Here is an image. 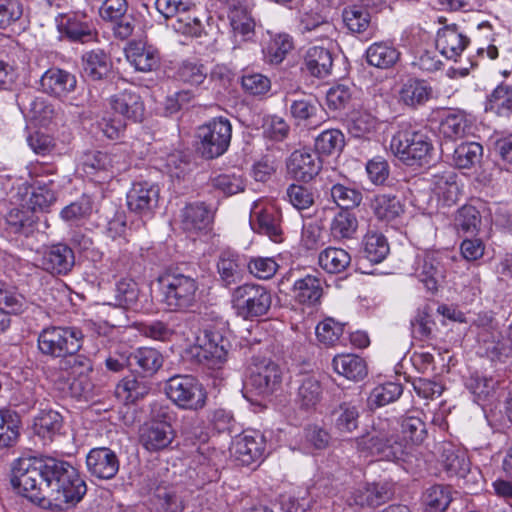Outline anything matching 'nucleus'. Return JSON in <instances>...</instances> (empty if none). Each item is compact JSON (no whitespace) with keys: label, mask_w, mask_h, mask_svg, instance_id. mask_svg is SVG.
<instances>
[{"label":"nucleus","mask_w":512,"mask_h":512,"mask_svg":"<svg viewBox=\"0 0 512 512\" xmlns=\"http://www.w3.org/2000/svg\"><path fill=\"white\" fill-rule=\"evenodd\" d=\"M228 18L235 35H241L243 40H248L254 35L255 22L240 1L231 5Z\"/></svg>","instance_id":"nucleus-43"},{"label":"nucleus","mask_w":512,"mask_h":512,"mask_svg":"<svg viewBox=\"0 0 512 512\" xmlns=\"http://www.w3.org/2000/svg\"><path fill=\"white\" fill-rule=\"evenodd\" d=\"M27 307L25 297L15 287L0 285V309L7 314H20Z\"/></svg>","instance_id":"nucleus-58"},{"label":"nucleus","mask_w":512,"mask_h":512,"mask_svg":"<svg viewBox=\"0 0 512 512\" xmlns=\"http://www.w3.org/2000/svg\"><path fill=\"white\" fill-rule=\"evenodd\" d=\"M92 210L93 201L91 197L82 195L76 201L65 206L60 212V217L66 222H77L87 218L92 213Z\"/></svg>","instance_id":"nucleus-61"},{"label":"nucleus","mask_w":512,"mask_h":512,"mask_svg":"<svg viewBox=\"0 0 512 512\" xmlns=\"http://www.w3.org/2000/svg\"><path fill=\"white\" fill-rule=\"evenodd\" d=\"M220 279L225 286L235 284L242 277V265L237 254L231 251H223L217 262Z\"/></svg>","instance_id":"nucleus-48"},{"label":"nucleus","mask_w":512,"mask_h":512,"mask_svg":"<svg viewBox=\"0 0 512 512\" xmlns=\"http://www.w3.org/2000/svg\"><path fill=\"white\" fill-rule=\"evenodd\" d=\"M182 227L188 232H198L209 229L213 214L203 202L186 205L181 213Z\"/></svg>","instance_id":"nucleus-33"},{"label":"nucleus","mask_w":512,"mask_h":512,"mask_svg":"<svg viewBox=\"0 0 512 512\" xmlns=\"http://www.w3.org/2000/svg\"><path fill=\"white\" fill-rule=\"evenodd\" d=\"M359 408L349 402H343L330 412V421L333 428L340 434H351L359 427Z\"/></svg>","instance_id":"nucleus-32"},{"label":"nucleus","mask_w":512,"mask_h":512,"mask_svg":"<svg viewBox=\"0 0 512 512\" xmlns=\"http://www.w3.org/2000/svg\"><path fill=\"white\" fill-rule=\"evenodd\" d=\"M112 304L125 309L139 308V285L131 278H121L115 283Z\"/></svg>","instance_id":"nucleus-38"},{"label":"nucleus","mask_w":512,"mask_h":512,"mask_svg":"<svg viewBox=\"0 0 512 512\" xmlns=\"http://www.w3.org/2000/svg\"><path fill=\"white\" fill-rule=\"evenodd\" d=\"M82 68L90 81L107 79L112 72V62L103 50H91L82 56Z\"/></svg>","instance_id":"nucleus-29"},{"label":"nucleus","mask_w":512,"mask_h":512,"mask_svg":"<svg viewBox=\"0 0 512 512\" xmlns=\"http://www.w3.org/2000/svg\"><path fill=\"white\" fill-rule=\"evenodd\" d=\"M151 503L157 512H183L185 509L181 488L157 477L147 479Z\"/></svg>","instance_id":"nucleus-11"},{"label":"nucleus","mask_w":512,"mask_h":512,"mask_svg":"<svg viewBox=\"0 0 512 512\" xmlns=\"http://www.w3.org/2000/svg\"><path fill=\"white\" fill-rule=\"evenodd\" d=\"M481 223L479 211L471 205H465L458 210L455 218V225L465 233L474 234L478 231Z\"/></svg>","instance_id":"nucleus-64"},{"label":"nucleus","mask_w":512,"mask_h":512,"mask_svg":"<svg viewBox=\"0 0 512 512\" xmlns=\"http://www.w3.org/2000/svg\"><path fill=\"white\" fill-rule=\"evenodd\" d=\"M250 225L254 231L267 235L274 242L281 241L280 214L273 206L254 202L250 211Z\"/></svg>","instance_id":"nucleus-16"},{"label":"nucleus","mask_w":512,"mask_h":512,"mask_svg":"<svg viewBox=\"0 0 512 512\" xmlns=\"http://www.w3.org/2000/svg\"><path fill=\"white\" fill-rule=\"evenodd\" d=\"M20 419L16 412L0 410V449L12 447L19 438Z\"/></svg>","instance_id":"nucleus-47"},{"label":"nucleus","mask_w":512,"mask_h":512,"mask_svg":"<svg viewBox=\"0 0 512 512\" xmlns=\"http://www.w3.org/2000/svg\"><path fill=\"white\" fill-rule=\"evenodd\" d=\"M192 0H156L157 11L165 18L184 17L194 7Z\"/></svg>","instance_id":"nucleus-63"},{"label":"nucleus","mask_w":512,"mask_h":512,"mask_svg":"<svg viewBox=\"0 0 512 512\" xmlns=\"http://www.w3.org/2000/svg\"><path fill=\"white\" fill-rule=\"evenodd\" d=\"M6 225L9 233L24 237L33 236L35 233H46L50 227L47 217L43 221L35 211L28 207L13 208L6 217Z\"/></svg>","instance_id":"nucleus-13"},{"label":"nucleus","mask_w":512,"mask_h":512,"mask_svg":"<svg viewBox=\"0 0 512 512\" xmlns=\"http://www.w3.org/2000/svg\"><path fill=\"white\" fill-rule=\"evenodd\" d=\"M282 383V370L270 359L255 360L250 367V374L245 388L259 396L271 395Z\"/></svg>","instance_id":"nucleus-10"},{"label":"nucleus","mask_w":512,"mask_h":512,"mask_svg":"<svg viewBox=\"0 0 512 512\" xmlns=\"http://www.w3.org/2000/svg\"><path fill=\"white\" fill-rule=\"evenodd\" d=\"M86 467L91 476L100 480H110L118 473L120 461L110 448L97 447L87 454Z\"/></svg>","instance_id":"nucleus-15"},{"label":"nucleus","mask_w":512,"mask_h":512,"mask_svg":"<svg viewBox=\"0 0 512 512\" xmlns=\"http://www.w3.org/2000/svg\"><path fill=\"white\" fill-rule=\"evenodd\" d=\"M486 110L493 111L499 116H508L512 112V84H499L490 94Z\"/></svg>","instance_id":"nucleus-51"},{"label":"nucleus","mask_w":512,"mask_h":512,"mask_svg":"<svg viewBox=\"0 0 512 512\" xmlns=\"http://www.w3.org/2000/svg\"><path fill=\"white\" fill-rule=\"evenodd\" d=\"M149 378L146 375L131 372L121 380L117 389H122L127 393L126 399L128 401L136 402L150 393L152 383Z\"/></svg>","instance_id":"nucleus-45"},{"label":"nucleus","mask_w":512,"mask_h":512,"mask_svg":"<svg viewBox=\"0 0 512 512\" xmlns=\"http://www.w3.org/2000/svg\"><path fill=\"white\" fill-rule=\"evenodd\" d=\"M451 502L452 488L449 485H432L422 495L423 512H445Z\"/></svg>","instance_id":"nucleus-37"},{"label":"nucleus","mask_w":512,"mask_h":512,"mask_svg":"<svg viewBox=\"0 0 512 512\" xmlns=\"http://www.w3.org/2000/svg\"><path fill=\"white\" fill-rule=\"evenodd\" d=\"M434 321L431 318V307L424 305L417 309L410 321L411 333L415 339L424 340L431 336Z\"/></svg>","instance_id":"nucleus-59"},{"label":"nucleus","mask_w":512,"mask_h":512,"mask_svg":"<svg viewBox=\"0 0 512 512\" xmlns=\"http://www.w3.org/2000/svg\"><path fill=\"white\" fill-rule=\"evenodd\" d=\"M40 85L46 94L63 99L75 91L77 78L69 71L52 67L41 76Z\"/></svg>","instance_id":"nucleus-19"},{"label":"nucleus","mask_w":512,"mask_h":512,"mask_svg":"<svg viewBox=\"0 0 512 512\" xmlns=\"http://www.w3.org/2000/svg\"><path fill=\"white\" fill-rule=\"evenodd\" d=\"M84 341V334L78 327L52 326L43 329L37 339L39 352L51 358H64L79 352Z\"/></svg>","instance_id":"nucleus-6"},{"label":"nucleus","mask_w":512,"mask_h":512,"mask_svg":"<svg viewBox=\"0 0 512 512\" xmlns=\"http://www.w3.org/2000/svg\"><path fill=\"white\" fill-rule=\"evenodd\" d=\"M420 411L413 410L407 412L400 421H395V425L400 426L401 441L406 443V451H408L409 444L419 445L426 438L427 430L426 424L420 418Z\"/></svg>","instance_id":"nucleus-35"},{"label":"nucleus","mask_w":512,"mask_h":512,"mask_svg":"<svg viewBox=\"0 0 512 512\" xmlns=\"http://www.w3.org/2000/svg\"><path fill=\"white\" fill-rule=\"evenodd\" d=\"M131 372L153 376L163 365L162 354L149 347H141L130 353Z\"/></svg>","instance_id":"nucleus-34"},{"label":"nucleus","mask_w":512,"mask_h":512,"mask_svg":"<svg viewBox=\"0 0 512 512\" xmlns=\"http://www.w3.org/2000/svg\"><path fill=\"white\" fill-rule=\"evenodd\" d=\"M394 155L407 166H423L432 158L433 145L429 136L420 130L398 131L390 144Z\"/></svg>","instance_id":"nucleus-5"},{"label":"nucleus","mask_w":512,"mask_h":512,"mask_svg":"<svg viewBox=\"0 0 512 512\" xmlns=\"http://www.w3.org/2000/svg\"><path fill=\"white\" fill-rule=\"evenodd\" d=\"M357 447L362 452L377 456L382 460L398 461L407 453L405 441H401L395 420L378 418L372 431L357 439Z\"/></svg>","instance_id":"nucleus-2"},{"label":"nucleus","mask_w":512,"mask_h":512,"mask_svg":"<svg viewBox=\"0 0 512 512\" xmlns=\"http://www.w3.org/2000/svg\"><path fill=\"white\" fill-rule=\"evenodd\" d=\"M433 88L424 79L410 77L400 86L398 91L399 103L416 110L424 106L432 97Z\"/></svg>","instance_id":"nucleus-21"},{"label":"nucleus","mask_w":512,"mask_h":512,"mask_svg":"<svg viewBox=\"0 0 512 512\" xmlns=\"http://www.w3.org/2000/svg\"><path fill=\"white\" fill-rule=\"evenodd\" d=\"M497 381L479 374H473L466 380V388L474 395L478 404L488 400L495 392Z\"/></svg>","instance_id":"nucleus-56"},{"label":"nucleus","mask_w":512,"mask_h":512,"mask_svg":"<svg viewBox=\"0 0 512 512\" xmlns=\"http://www.w3.org/2000/svg\"><path fill=\"white\" fill-rule=\"evenodd\" d=\"M469 39L459 31L457 25H447L437 32L436 48L447 59H456L464 51Z\"/></svg>","instance_id":"nucleus-24"},{"label":"nucleus","mask_w":512,"mask_h":512,"mask_svg":"<svg viewBox=\"0 0 512 512\" xmlns=\"http://www.w3.org/2000/svg\"><path fill=\"white\" fill-rule=\"evenodd\" d=\"M158 281L162 302L169 310H186L195 304L199 284L194 270L188 267L169 269Z\"/></svg>","instance_id":"nucleus-3"},{"label":"nucleus","mask_w":512,"mask_h":512,"mask_svg":"<svg viewBox=\"0 0 512 512\" xmlns=\"http://www.w3.org/2000/svg\"><path fill=\"white\" fill-rule=\"evenodd\" d=\"M174 438V429L159 423L145 425L140 433V443L149 452H158L168 448Z\"/></svg>","instance_id":"nucleus-26"},{"label":"nucleus","mask_w":512,"mask_h":512,"mask_svg":"<svg viewBox=\"0 0 512 512\" xmlns=\"http://www.w3.org/2000/svg\"><path fill=\"white\" fill-rule=\"evenodd\" d=\"M75 265V255L67 244L57 243L47 247L41 257V267L54 275H66Z\"/></svg>","instance_id":"nucleus-18"},{"label":"nucleus","mask_w":512,"mask_h":512,"mask_svg":"<svg viewBox=\"0 0 512 512\" xmlns=\"http://www.w3.org/2000/svg\"><path fill=\"white\" fill-rule=\"evenodd\" d=\"M111 109L126 120L141 122L145 114V106L141 96L132 89H125L109 99Z\"/></svg>","instance_id":"nucleus-20"},{"label":"nucleus","mask_w":512,"mask_h":512,"mask_svg":"<svg viewBox=\"0 0 512 512\" xmlns=\"http://www.w3.org/2000/svg\"><path fill=\"white\" fill-rule=\"evenodd\" d=\"M322 161L316 152L310 150L294 151L287 162L288 173L296 180L308 182L320 172Z\"/></svg>","instance_id":"nucleus-17"},{"label":"nucleus","mask_w":512,"mask_h":512,"mask_svg":"<svg viewBox=\"0 0 512 512\" xmlns=\"http://www.w3.org/2000/svg\"><path fill=\"white\" fill-rule=\"evenodd\" d=\"M440 462L448 476L464 478L470 471V461L466 452L450 442L440 446Z\"/></svg>","instance_id":"nucleus-25"},{"label":"nucleus","mask_w":512,"mask_h":512,"mask_svg":"<svg viewBox=\"0 0 512 512\" xmlns=\"http://www.w3.org/2000/svg\"><path fill=\"white\" fill-rule=\"evenodd\" d=\"M322 399V387L318 379L305 375L299 380L294 402L299 409L313 411Z\"/></svg>","instance_id":"nucleus-31"},{"label":"nucleus","mask_w":512,"mask_h":512,"mask_svg":"<svg viewBox=\"0 0 512 512\" xmlns=\"http://www.w3.org/2000/svg\"><path fill=\"white\" fill-rule=\"evenodd\" d=\"M403 387L399 383L387 382L375 387L368 398L370 408H378L396 401L402 394Z\"/></svg>","instance_id":"nucleus-53"},{"label":"nucleus","mask_w":512,"mask_h":512,"mask_svg":"<svg viewBox=\"0 0 512 512\" xmlns=\"http://www.w3.org/2000/svg\"><path fill=\"white\" fill-rule=\"evenodd\" d=\"M417 276L428 291H437L440 281L445 277V267L440 257L435 253L425 254L419 262Z\"/></svg>","instance_id":"nucleus-30"},{"label":"nucleus","mask_w":512,"mask_h":512,"mask_svg":"<svg viewBox=\"0 0 512 512\" xmlns=\"http://www.w3.org/2000/svg\"><path fill=\"white\" fill-rule=\"evenodd\" d=\"M127 0H104L99 8L102 20L113 24L116 38L128 39L134 31V18L127 14Z\"/></svg>","instance_id":"nucleus-14"},{"label":"nucleus","mask_w":512,"mask_h":512,"mask_svg":"<svg viewBox=\"0 0 512 512\" xmlns=\"http://www.w3.org/2000/svg\"><path fill=\"white\" fill-rule=\"evenodd\" d=\"M375 216L382 221H392L404 212L401 200L395 195L380 194L371 202Z\"/></svg>","instance_id":"nucleus-42"},{"label":"nucleus","mask_w":512,"mask_h":512,"mask_svg":"<svg viewBox=\"0 0 512 512\" xmlns=\"http://www.w3.org/2000/svg\"><path fill=\"white\" fill-rule=\"evenodd\" d=\"M231 302L238 316L254 320L268 313L272 305V294L262 285L243 284L234 289Z\"/></svg>","instance_id":"nucleus-7"},{"label":"nucleus","mask_w":512,"mask_h":512,"mask_svg":"<svg viewBox=\"0 0 512 512\" xmlns=\"http://www.w3.org/2000/svg\"><path fill=\"white\" fill-rule=\"evenodd\" d=\"M64 421L62 415L54 410H42L34 418L33 429L37 436L45 443H52L63 432Z\"/></svg>","instance_id":"nucleus-28"},{"label":"nucleus","mask_w":512,"mask_h":512,"mask_svg":"<svg viewBox=\"0 0 512 512\" xmlns=\"http://www.w3.org/2000/svg\"><path fill=\"white\" fill-rule=\"evenodd\" d=\"M11 485L42 507H75L87 493L84 475L70 462L54 457H22L14 461Z\"/></svg>","instance_id":"nucleus-1"},{"label":"nucleus","mask_w":512,"mask_h":512,"mask_svg":"<svg viewBox=\"0 0 512 512\" xmlns=\"http://www.w3.org/2000/svg\"><path fill=\"white\" fill-rule=\"evenodd\" d=\"M334 370L353 381H360L367 375L365 361L354 354L337 355L333 359Z\"/></svg>","instance_id":"nucleus-39"},{"label":"nucleus","mask_w":512,"mask_h":512,"mask_svg":"<svg viewBox=\"0 0 512 512\" xmlns=\"http://www.w3.org/2000/svg\"><path fill=\"white\" fill-rule=\"evenodd\" d=\"M330 191L332 199L342 210L357 207L362 201V193L360 191L339 183L334 184Z\"/></svg>","instance_id":"nucleus-62"},{"label":"nucleus","mask_w":512,"mask_h":512,"mask_svg":"<svg viewBox=\"0 0 512 512\" xmlns=\"http://www.w3.org/2000/svg\"><path fill=\"white\" fill-rule=\"evenodd\" d=\"M264 449V437L253 432V434H244L238 437L234 441L231 451L239 464L248 466L262 457Z\"/></svg>","instance_id":"nucleus-23"},{"label":"nucleus","mask_w":512,"mask_h":512,"mask_svg":"<svg viewBox=\"0 0 512 512\" xmlns=\"http://www.w3.org/2000/svg\"><path fill=\"white\" fill-rule=\"evenodd\" d=\"M482 341L485 345V353L491 360L503 361V358H507L512 353V323L508 327L507 337L511 343L510 346L505 345L499 339V334L490 333L491 340L488 339L486 333L480 334Z\"/></svg>","instance_id":"nucleus-55"},{"label":"nucleus","mask_w":512,"mask_h":512,"mask_svg":"<svg viewBox=\"0 0 512 512\" xmlns=\"http://www.w3.org/2000/svg\"><path fill=\"white\" fill-rule=\"evenodd\" d=\"M343 22L353 33H364L370 27L371 17L362 7L352 5L342 12Z\"/></svg>","instance_id":"nucleus-57"},{"label":"nucleus","mask_w":512,"mask_h":512,"mask_svg":"<svg viewBox=\"0 0 512 512\" xmlns=\"http://www.w3.org/2000/svg\"><path fill=\"white\" fill-rule=\"evenodd\" d=\"M390 248L386 237L378 232H368L362 241V254L373 264L382 262L389 254Z\"/></svg>","instance_id":"nucleus-41"},{"label":"nucleus","mask_w":512,"mask_h":512,"mask_svg":"<svg viewBox=\"0 0 512 512\" xmlns=\"http://www.w3.org/2000/svg\"><path fill=\"white\" fill-rule=\"evenodd\" d=\"M344 146V135L338 129H328L323 131L316 137L314 144L315 152L318 156L339 154Z\"/></svg>","instance_id":"nucleus-50"},{"label":"nucleus","mask_w":512,"mask_h":512,"mask_svg":"<svg viewBox=\"0 0 512 512\" xmlns=\"http://www.w3.org/2000/svg\"><path fill=\"white\" fill-rule=\"evenodd\" d=\"M400 59V52L389 42H375L366 50V60L371 66L389 69Z\"/></svg>","instance_id":"nucleus-36"},{"label":"nucleus","mask_w":512,"mask_h":512,"mask_svg":"<svg viewBox=\"0 0 512 512\" xmlns=\"http://www.w3.org/2000/svg\"><path fill=\"white\" fill-rule=\"evenodd\" d=\"M482 156V145L477 142H463L455 148L452 161L460 169H469L479 164Z\"/></svg>","instance_id":"nucleus-49"},{"label":"nucleus","mask_w":512,"mask_h":512,"mask_svg":"<svg viewBox=\"0 0 512 512\" xmlns=\"http://www.w3.org/2000/svg\"><path fill=\"white\" fill-rule=\"evenodd\" d=\"M160 188L148 182L134 183L128 191L127 207L131 213L144 218L151 217L158 207Z\"/></svg>","instance_id":"nucleus-12"},{"label":"nucleus","mask_w":512,"mask_h":512,"mask_svg":"<svg viewBox=\"0 0 512 512\" xmlns=\"http://www.w3.org/2000/svg\"><path fill=\"white\" fill-rule=\"evenodd\" d=\"M230 347L224 327L209 326L197 337V344L185 351V356L196 364L215 369L226 362Z\"/></svg>","instance_id":"nucleus-4"},{"label":"nucleus","mask_w":512,"mask_h":512,"mask_svg":"<svg viewBox=\"0 0 512 512\" xmlns=\"http://www.w3.org/2000/svg\"><path fill=\"white\" fill-rule=\"evenodd\" d=\"M333 56L328 48L311 46L304 55L301 70L312 77L323 79L331 75Z\"/></svg>","instance_id":"nucleus-22"},{"label":"nucleus","mask_w":512,"mask_h":512,"mask_svg":"<svg viewBox=\"0 0 512 512\" xmlns=\"http://www.w3.org/2000/svg\"><path fill=\"white\" fill-rule=\"evenodd\" d=\"M294 48L292 37L286 33L275 35L269 43L265 58L270 64H280Z\"/></svg>","instance_id":"nucleus-54"},{"label":"nucleus","mask_w":512,"mask_h":512,"mask_svg":"<svg viewBox=\"0 0 512 512\" xmlns=\"http://www.w3.org/2000/svg\"><path fill=\"white\" fill-rule=\"evenodd\" d=\"M318 263L328 273H341L349 267L351 256L342 248L328 247L320 252Z\"/></svg>","instance_id":"nucleus-46"},{"label":"nucleus","mask_w":512,"mask_h":512,"mask_svg":"<svg viewBox=\"0 0 512 512\" xmlns=\"http://www.w3.org/2000/svg\"><path fill=\"white\" fill-rule=\"evenodd\" d=\"M295 299L302 304L313 305L322 296L321 280L313 275L298 279L293 286Z\"/></svg>","instance_id":"nucleus-44"},{"label":"nucleus","mask_w":512,"mask_h":512,"mask_svg":"<svg viewBox=\"0 0 512 512\" xmlns=\"http://www.w3.org/2000/svg\"><path fill=\"white\" fill-rule=\"evenodd\" d=\"M129 63L140 72L156 70L160 64V55L157 49L141 42H131L125 49Z\"/></svg>","instance_id":"nucleus-27"},{"label":"nucleus","mask_w":512,"mask_h":512,"mask_svg":"<svg viewBox=\"0 0 512 512\" xmlns=\"http://www.w3.org/2000/svg\"><path fill=\"white\" fill-rule=\"evenodd\" d=\"M470 129L465 113L459 110H449L439 125L440 133L450 140L463 138Z\"/></svg>","instance_id":"nucleus-40"},{"label":"nucleus","mask_w":512,"mask_h":512,"mask_svg":"<svg viewBox=\"0 0 512 512\" xmlns=\"http://www.w3.org/2000/svg\"><path fill=\"white\" fill-rule=\"evenodd\" d=\"M165 393L179 408L197 411L206 405L207 393L192 375H174L166 381Z\"/></svg>","instance_id":"nucleus-8"},{"label":"nucleus","mask_w":512,"mask_h":512,"mask_svg":"<svg viewBox=\"0 0 512 512\" xmlns=\"http://www.w3.org/2000/svg\"><path fill=\"white\" fill-rule=\"evenodd\" d=\"M176 76L183 83L197 86L205 81L207 70L199 61L185 60L179 65Z\"/></svg>","instance_id":"nucleus-60"},{"label":"nucleus","mask_w":512,"mask_h":512,"mask_svg":"<svg viewBox=\"0 0 512 512\" xmlns=\"http://www.w3.org/2000/svg\"><path fill=\"white\" fill-rule=\"evenodd\" d=\"M358 228V220L350 210L339 211L332 219L330 232L334 239H351Z\"/></svg>","instance_id":"nucleus-52"},{"label":"nucleus","mask_w":512,"mask_h":512,"mask_svg":"<svg viewBox=\"0 0 512 512\" xmlns=\"http://www.w3.org/2000/svg\"><path fill=\"white\" fill-rule=\"evenodd\" d=\"M231 136L230 121L223 117L214 118L198 128L197 151L205 159L217 158L227 151Z\"/></svg>","instance_id":"nucleus-9"}]
</instances>
